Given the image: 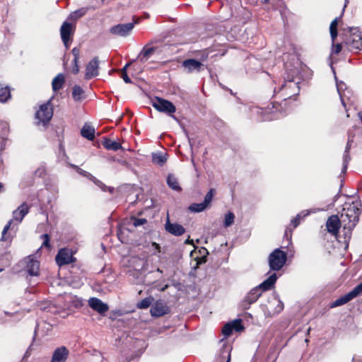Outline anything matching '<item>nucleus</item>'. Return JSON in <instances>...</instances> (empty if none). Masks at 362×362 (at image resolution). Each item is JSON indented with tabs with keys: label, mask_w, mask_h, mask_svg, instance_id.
Returning a JSON list of instances; mask_svg holds the SVG:
<instances>
[{
	"label": "nucleus",
	"mask_w": 362,
	"mask_h": 362,
	"mask_svg": "<svg viewBox=\"0 0 362 362\" xmlns=\"http://www.w3.org/2000/svg\"><path fill=\"white\" fill-rule=\"evenodd\" d=\"M154 298L152 296L146 297L137 303V308L139 309L148 308L153 302Z\"/></svg>",
	"instance_id": "nucleus-32"
},
{
	"label": "nucleus",
	"mask_w": 362,
	"mask_h": 362,
	"mask_svg": "<svg viewBox=\"0 0 362 362\" xmlns=\"http://www.w3.org/2000/svg\"><path fill=\"white\" fill-rule=\"evenodd\" d=\"M74 27L70 23L64 22L60 28L62 40L66 49L69 47L71 36L74 34Z\"/></svg>",
	"instance_id": "nucleus-13"
},
{
	"label": "nucleus",
	"mask_w": 362,
	"mask_h": 362,
	"mask_svg": "<svg viewBox=\"0 0 362 362\" xmlns=\"http://www.w3.org/2000/svg\"><path fill=\"white\" fill-rule=\"evenodd\" d=\"M155 52L154 47H144L143 49L141 51L139 57L140 58L141 62H145Z\"/></svg>",
	"instance_id": "nucleus-29"
},
{
	"label": "nucleus",
	"mask_w": 362,
	"mask_h": 362,
	"mask_svg": "<svg viewBox=\"0 0 362 362\" xmlns=\"http://www.w3.org/2000/svg\"><path fill=\"white\" fill-rule=\"evenodd\" d=\"M354 142V136L352 135V133L351 132H349V137L347 144L346 146V148L344 153V158H343V168H342V173H345L347 169L348 164L351 160V157L349 156V150L351 147V144Z\"/></svg>",
	"instance_id": "nucleus-21"
},
{
	"label": "nucleus",
	"mask_w": 362,
	"mask_h": 362,
	"mask_svg": "<svg viewBox=\"0 0 362 362\" xmlns=\"http://www.w3.org/2000/svg\"><path fill=\"white\" fill-rule=\"evenodd\" d=\"M88 305L100 315H104L108 310V305L98 298H90Z\"/></svg>",
	"instance_id": "nucleus-19"
},
{
	"label": "nucleus",
	"mask_w": 362,
	"mask_h": 362,
	"mask_svg": "<svg viewBox=\"0 0 362 362\" xmlns=\"http://www.w3.org/2000/svg\"><path fill=\"white\" fill-rule=\"evenodd\" d=\"M341 51V45L340 44H337L333 49V52L336 54H339Z\"/></svg>",
	"instance_id": "nucleus-47"
},
{
	"label": "nucleus",
	"mask_w": 362,
	"mask_h": 362,
	"mask_svg": "<svg viewBox=\"0 0 362 362\" xmlns=\"http://www.w3.org/2000/svg\"><path fill=\"white\" fill-rule=\"evenodd\" d=\"M168 160L166 153L157 152L152 153V162L159 166H163Z\"/></svg>",
	"instance_id": "nucleus-23"
},
{
	"label": "nucleus",
	"mask_w": 362,
	"mask_h": 362,
	"mask_svg": "<svg viewBox=\"0 0 362 362\" xmlns=\"http://www.w3.org/2000/svg\"><path fill=\"white\" fill-rule=\"evenodd\" d=\"M4 313H5V315H11V314H10V313H7V312H5Z\"/></svg>",
	"instance_id": "nucleus-58"
},
{
	"label": "nucleus",
	"mask_w": 362,
	"mask_h": 362,
	"mask_svg": "<svg viewBox=\"0 0 362 362\" xmlns=\"http://www.w3.org/2000/svg\"><path fill=\"white\" fill-rule=\"evenodd\" d=\"M332 69L334 74L337 90L340 97L341 105L344 107L346 111L347 112V104H352L354 103L351 98L352 93L350 90L348 89L346 85L343 81H338L333 67H332Z\"/></svg>",
	"instance_id": "nucleus-6"
},
{
	"label": "nucleus",
	"mask_w": 362,
	"mask_h": 362,
	"mask_svg": "<svg viewBox=\"0 0 362 362\" xmlns=\"http://www.w3.org/2000/svg\"><path fill=\"white\" fill-rule=\"evenodd\" d=\"M226 362H230V358L227 360Z\"/></svg>",
	"instance_id": "nucleus-61"
},
{
	"label": "nucleus",
	"mask_w": 362,
	"mask_h": 362,
	"mask_svg": "<svg viewBox=\"0 0 362 362\" xmlns=\"http://www.w3.org/2000/svg\"><path fill=\"white\" fill-rule=\"evenodd\" d=\"M38 329V325L36 326L35 329V333H36L37 330Z\"/></svg>",
	"instance_id": "nucleus-55"
},
{
	"label": "nucleus",
	"mask_w": 362,
	"mask_h": 362,
	"mask_svg": "<svg viewBox=\"0 0 362 362\" xmlns=\"http://www.w3.org/2000/svg\"><path fill=\"white\" fill-rule=\"evenodd\" d=\"M87 11H88V8H86V7L81 8L75 11L74 12L71 13L69 15V18L71 20H73V21H77L78 18L85 16L86 13H87Z\"/></svg>",
	"instance_id": "nucleus-31"
},
{
	"label": "nucleus",
	"mask_w": 362,
	"mask_h": 362,
	"mask_svg": "<svg viewBox=\"0 0 362 362\" xmlns=\"http://www.w3.org/2000/svg\"><path fill=\"white\" fill-rule=\"evenodd\" d=\"M45 174V169L43 167L38 168L35 171V175L42 177Z\"/></svg>",
	"instance_id": "nucleus-42"
},
{
	"label": "nucleus",
	"mask_w": 362,
	"mask_h": 362,
	"mask_svg": "<svg viewBox=\"0 0 362 362\" xmlns=\"http://www.w3.org/2000/svg\"><path fill=\"white\" fill-rule=\"evenodd\" d=\"M132 220L133 226L135 227H138L141 225H144V224L146 223V222H147L146 218H139L133 217L132 218Z\"/></svg>",
	"instance_id": "nucleus-39"
},
{
	"label": "nucleus",
	"mask_w": 362,
	"mask_h": 362,
	"mask_svg": "<svg viewBox=\"0 0 362 362\" xmlns=\"http://www.w3.org/2000/svg\"><path fill=\"white\" fill-rule=\"evenodd\" d=\"M129 66V64H127L121 70V74L122 73H127V67Z\"/></svg>",
	"instance_id": "nucleus-49"
},
{
	"label": "nucleus",
	"mask_w": 362,
	"mask_h": 362,
	"mask_svg": "<svg viewBox=\"0 0 362 362\" xmlns=\"http://www.w3.org/2000/svg\"><path fill=\"white\" fill-rule=\"evenodd\" d=\"M202 250H204L206 254H208V253H209L206 248L203 247V248H202Z\"/></svg>",
	"instance_id": "nucleus-53"
},
{
	"label": "nucleus",
	"mask_w": 362,
	"mask_h": 362,
	"mask_svg": "<svg viewBox=\"0 0 362 362\" xmlns=\"http://www.w3.org/2000/svg\"><path fill=\"white\" fill-rule=\"evenodd\" d=\"M76 168L77 169V172L78 173H80L81 175H83L84 177H86L89 180H92L96 185H98L99 187H100L101 189L105 190L104 187H105V185L102 182H100L99 180L95 178L93 175H92L88 172L85 171V170H82V169H81V168H78L76 166Z\"/></svg>",
	"instance_id": "nucleus-25"
},
{
	"label": "nucleus",
	"mask_w": 362,
	"mask_h": 362,
	"mask_svg": "<svg viewBox=\"0 0 362 362\" xmlns=\"http://www.w3.org/2000/svg\"><path fill=\"white\" fill-rule=\"evenodd\" d=\"M361 210L358 202L345 204L343 207L341 218L338 216L333 215L329 217L326 226L329 233L337 235L341 225L343 226L345 238L350 237L351 230L355 228L358 221Z\"/></svg>",
	"instance_id": "nucleus-2"
},
{
	"label": "nucleus",
	"mask_w": 362,
	"mask_h": 362,
	"mask_svg": "<svg viewBox=\"0 0 362 362\" xmlns=\"http://www.w3.org/2000/svg\"><path fill=\"white\" fill-rule=\"evenodd\" d=\"M191 241L189 240H186V243H189Z\"/></svg>",
	"instance_id": "nucleus-57"
},
{
	"label": "nucleus",
	"mask_w": 362,
	"mask_h": 362,
	"mask_svg": "<svg viewBox=\"0 0 362 362\" xmlns=\"http://www.w3.org/2000/svg\"><path fill=\"white\" fill-rule=\"evenodd\" d=\"M351 35L346 40V45L351 51L359 50L362 47V37L358 33L357 28H351L349 29Z\"/></svg>",
	"instance_id": "nucleus-10"
},
{
	"label": "nucleus",
	"mask_w": 362,
	"mask_h": 362,
	"mask_svg": "<svg viewBox=\"0 0 362 362\" xmlns=\"http://www.w3.org/2000/svg\"><path fill=\"white\" fill-rule=\"evenodd\" d=\"M337 25H338V18H336L334 19L329 26V30H337Z\"/></svg>",
	"instance_id": "nucleus-44"
},
{
	"label": "nucleus",
	"mask_w": 362,
	"mask_h": 362,
	"mask_svg": "<svg viewBox=\"0 0 362 362\" xmlns=\"http://www.w3.org/2000/svg\"><path fill=\"white\" fill-rule=\"evenodd\" d=\"M73 63H74V66H73L72 72L74 74H76L79 71V66H78V62H73Z\"/></svg>",
	"instance_id": "nucleus-48"
},
{
	"label": "nucleus",
	"mask_w": 362,
	"mask_h": 362,
	"mask_svg": "<svg viewBox=\"0 0 362 362\" xmlns=\"http://www.w3.org/2000/svg\"><path fill=\"white\" fill-rule=\"evenodd\" d=\"M121 77L122 78V79L124 80V81L126 83H132V81H131L130 78L128 76L127 73H122Z\"/></svg>",
	"instance_id": "nucleus-45"
},
{
	"label": "nucleus",
	"mask_w": 362,
	"mask_h": 362,
	"mask_svg": "<svg viewBox=\"0 0 362 362\" xmlns=\"http://www.w3.org/2000/svg\"><path fill=\"white\" fill-rule=\"evenodd\" d=\"M1 271H2V269H0V272H1Z\"/></svg>",
	"instance_id": "nucleus-63"
},
{
	"label": "nucleus",
	"mask_w": 362,
	"mask_h": 362,
	"mask_svg": "<svg viewBox=\"0 0 362 362\" xmlns=\"http://www.w3.org/2000/svg\"><path fill=\"white\" fill-rule=\"evenodd\" d=\"M103 145L106 149L112 150L115 151L122 148V146L119 143L115 141H112L110 139H105L104 141L103 142Z\"/></svg>",
	"instance_id": "nucleus-26"
},
{
	"label": "nucleus",
	"mask_w": 362,
	"mask_h": 362,
	"mask_svg": "<svg viewBox=\"0 0 362 362\" xmlns=\"http://www.w3.org/2000/svg\"><path fill=\"white\" fill-rule=\"evenodd\" d=\"M71 52L74 55L73 62H78V59L80 58V49L78 47H74Z\"/></svg>",
	"instance_id": "nucleus-41"
},
{
	"label": "nucleus",
	"mask_w": 362,
	"mask_h": 362,
	"mask_svg": "<svg viewBox=\"0 0 362 362\" xmlns=\"http://www.w3.org/2000/svg\"><path fill=\"white\" fill-rule=\"evenodd\" d=\"M69 355V349L62 346L57 347L53 351L51 360L49 362H66Z\"/></svg>",
	"instance_id": "nucleus-17"
},
{
	"label": "nucleus",
	"mask_w": 362,
	"mask_h": 362,
	"mask_svg": "<svg viewBox=\"0 0 362 362\" xmlns=\"http://www.w3.org/2000/svg\"><path fill=\"white\" fill-rule=\"evenodd\" d=\"M165 228L167 232L175 236H180L185 233V228L182 225L170 223L169 218L166 221Z\"/></svg>",
	"instance_id": "nucleus-20"
},
{
	"label": "nucleus",
	"mask_w": 362,
	"mask_h": 362,
	"mask_svg": "<svg viewBox=\"0 0 362 362\" xmlns=\"http://www.w3.org/2000/svg\"><path fill=\"white\" fill-rule=\"evenodd\" d=\"M11 97L10 89L8 86H0V101L6 102Z\"/></svg>",
	"instance_id": "nucleus-34"
},
{
	"label": "nucleus",
	"mask_w": 362,
	"mask_h": 362,
	"mask_svg": "<svg viewBox=\"0 0 362 362\" xmlns=\"http://www.w3.org/2000/svg\"><path fill=\"white\" fill-rule=\"evenodd\" d=\"M99 59L98 57H93L86 67L85 78L90 79L99 74Z\"/></svg>",
	"instance_id": "nucleus-16"
},
{
	"label": "nucleus",
	"mask_w": 362,
	"mask_h": 362,
	"mask_svg": "<svg viewBox=\"0 0 362 362\" xmlns=\"http://www.w3.org/2000/svg\"><path fill=\"white\" fill-rule=\"evenodd\" d=\"M234 219H235V215L233 213H232V212L227 213L225 215V219H224V223H223L224 226L225 227L230 226L233 223Z\"/></svg>",
	"instance_id": "nucleus-35"
},
{
	"label": "nucleus",
	"mask_w": 362,
	"mask_h": 362,
	"mask_svg": "<svg viewBox=\"0 0 362 362\" xmlns=\"http://www.w3.org/2000/svg\"><path fill=\"white\" fill-rule=\"evenodd\" d=\"M277 280V275L275 273L271 274L266 280L257 286L252 288L245 296L242 301V307L244 310L249 309L250 306L256 302L262 295V291L272 289Z\"/></svg>",
	"instance_id": "nucleus-3"
},
{
	"label": "nucleus",
	"mask_w": 362,
	"mask_h": 362,
	"mask_svg": "<svg viewBox=\"0 0 362 362\" xmlns=\"http://www.w3.org/2000/svg\"><path fill=\"white\" fill-rule=\"evenodd\" d=\"M358 117H359L360 119H361V122H362V112H359L358 113Z\"/></svg>",
	"instance_id": "nucleus-51"
},
{
	"label": "nucleus",
	"mask_w": 362,
	"mask_h": 362,
	"mask_svg": "<svg viewBox=\"0 0 362 362\" xmlns=\"http://www.w3.org/2000/svg\"><path fill=\"white\" fill-rule=\"evenodd\" d=\"M338 197H339V194H337V195L335 196V197H334V201H336V200H337V198Z\"/></svg>",
	"instance_id": "nucleus-56"
},
{
	"label": "nucleus",
	"mask_w": 362,
	"mask_h": 362,
	"mask_svg": "<svg viewBox=\"0 0 362 362\" xmlns=\"http://www.w3.org/2000/svg\"><path fill=\"white\" fill-rule=\"evenodd\" d=\"M72 97L75 101L84 98V91L79 86H74L72 91Z\"/></svg>",
	"instance_id": "nucleus-30"
},
{
	"label": "nucleus",
	"mask_w": 362,
	"mask_h": 362,
	"mask_svg": "<svg viewBox=\"0 0 362 362\" xmlns=\"http://www.w3.org/2000/svg\"><path fill=\"white\" fill-rule=\"evenodd\" d=\"M42 238L44 240H43V243H42V246L49 247V235L48 234H43V235H42Z\"/></svg>",
	"instance_id": "nucleus-43"
},
{
	"label": "nucleus",
	"mask_w": 362,
	"mask_h": 362,
	"mask_svg": "<svg viewBox=\"0 0 362 362\" xmlns=\"http://www.w3.org/2000/svg\"><path fill=\"white\" fill-rule=\"evenodd\" d=\"M167 184L169 186L170 188L172 189L180 192L181 191V187L179 185L177 179L176 177L173 174H169L167 177Z\"/></svg>",
	"instance_id": "nucleus-27"
},
{
	"label": "nucleus",
	"mask_w": 362,
	"mask_h": 362,
	"mask_svg": "<svg viewBox=\"0 0 362 362\" xmlns=\"http://www.w3.org/2000/svg\"><path fill=\"white\" fill-rule=\"evenodd\" d=\"M157 271H158V272H162V271H161L160 269H157Z\"/></svg>",
	"instance_id": "nucleus-59"
},
{
	"label": "nucleus",
	"mask_w": 362,
	"mask_h": 362,
	"mask_svg": "<svg viewBox=\"0 0 362 362\" xmlns=\"http://www.w3.org/2000/svg\"><path fill=\"white\" fill-rule=\"evenodd\" d=\"M286 74L284 83L274 89V97L282 100L281 103L274 101L267 106L264 110L265 119H279L285 115L287 111V100L298 95L300 91L298 78L299 71L296 68L288 69L285 65Z\"/></svg>",
	"instance_id": "nucleus-1"
},
{
	"label": "nucleus",
	"mask_w": 362,
	"mask_h": 362,
	"mask_svg": "<svg viewBox=\"0 0 362 362\" xmlns=\"http://www.w3.org/2000/svg\"><path fill=\"white\" fill-rule=\"evenodd\" d=\"M29 209V206L25 202H23L13 211V218L4 226L1 233V241H6L12 238L11 234L7 235L8 230L11 229L16 233L17 228H15V226L22 222L25 216L28 214Z\"/></svg>",
	"instance_id": "nucleus-4"
},
{
	"label": "nucleus",
	"mask_w": 362,
	"mask_h": 362,
	"mask_svg": "<svg viewBox=\"0 0 362 362\" xmlns=\"http://www.w3.org/2000/svg\"><path fill=\"white\" fill-rule=\"evenodd\" d=\"M233 332V328L230 322L226 324L222 329V333L226 337H229Z\"/></svg>",
	"instance_id": "nucleus-38"
},
{
	"label": "nucleus",
	"mask_w": 362,
	"mask_h": 362,
	"mask_svg": "<svg viewBox=\"0 0 362 362\" xmlns=\"http://www.w3.org/2000/svg\"><path fill=\"white\" fill-rule=\"evenodd\" d=\"M55 260L57 264L62 267L75 262L76 259L73 257V254L69 249H60L56 255Z\"/></svg>",
	"instance_id": "nucleus-12"
},
{
	"label": "nucleus",
	"mask_w": 362,
	"mask_h": 362,
	"mask_svg": "<svg viewBox=\"0 0 362 362\" xmlns=\"http://www.w3.org/2000/svg\"><path fill=\"white\" fill-rule=\"evenodd\" d=\"M316 211H317V210H315V209H313L312 211H310V210L303 211L300 214H298L294 218H293L291 220V223L293 225V228H296L299 225L300 220L302 218L306 217L310 213H315Z\"/></svg>",
	"instance_id": "nucleus-28"
},
{
	"label": "nucleus",
	"mask_w": 362,
	"mask_h": 362,
	"mask_svg": "<svg viewBox=\"0 0 362 362\" xmlns=\"http://www.w3.org/2000/svg\"><path fill=\"white\" fill-rule=\"evenodd\" d=\"M215 194L214 189H210L204 197V203L209 206L212 201L213 197Z\"/></svg>",
	"instance_id": "nucleus-37"
},
{
	"label": "nucleus",
	"mask_w": 362,
	"mask_h": 362,
	"mask_svg": "<svg viewBox=\"0 0 362 362\" xmlns=\"http://www.w3.org/2000/svg\"><path fill=\"white\" fill-rule=\"evenodd\" d=\"M284 309V303L279 298L278 295L272 294L268 299V305L267 310L271 315H276L281 313Z\"/></svg>",
	"instance_id": "nucleus-11"
},
{
	"label": "nucleus",
	"mask_w": 362,
	"mask_h": 362,
	"mask_svg": "<svg viewBox=\"0 0 362 362\" xmlns=\"http://www.w3.org/2000/svg\"><path fill=\"white\" fill-rule=\"evenodd\" d=\"M168 286H165V287L164 288H162V291H164L165 288H167Z\"/></svg>",
	"instance_id": "nucleus-60"
},
{
	"label": "nucleus",
	"mask_w": 362,
	"mask_h": 362,
	"mask_svg": "<svg viewBox=\"0 0 362 362\" xmlns=\"http://www.w3.org/2000/svg\"><path fill=\"white\" fill-rule=\"evenodd\" d=\"M53 116V110L49 101L40 106V109L35 113L37 123L46 125Z\"/></svg>",
	"instance_id": "nucleus-8"
},
{
	"label": "nucleus",
	"mask_w": 362,
	"mask_h": 362,
	"mask_svg": "<svg viewBox=\"0 0 362 362\" xmlns=\"http://www.w3.org/2000/svg\"><path fill=\"white\" fill-rule=\"evenodd\" d=\"M65 77L63 74H57L52 80V86L54 91H58L62 88Z\"/></svg>",
	"instance_id": "nucleus-24"
},
{
	"label": "nucleus",
	"mask_w": 362,
	"mask_h": 362,
	"mask_svg": "<svg viewBox=\"0 0 362 362\" xmlns=\"http://www.w3.org/2000/svg\"><path fill=\"white\" fill-rule=\"evenodd\" d=\"M25 266V271L30 276H37L39 274L40 262L34 259L31 256H28L24 259L22 262Z\"/></svg>",
	"instance_id": "nucleus-14"
},
{
	"label": "nucleus",
	"mask_w": 362,
	"mask_h": 362,
	"mask_svg": "<svg viewBox=\"0 0 362 362\" xmlns=\"http://www.w3.org/2000/svg\"><path fill=\"white\" fill-rule=\"evenodd\" d=\"M28 351H29V349H28V350H27V351L25 352V356H24V358H25V357H28V356H29Z\"/></svg>",
	"instance_id": "nucleus-52"
},
{
	"label": "nucleus",
	"mask_w": 362,
	"mask_h": 362,
	"mask_svg": "<svg viewBox=\"0 0 362 362\" xmlns=\"http://www.w3.org/2000/svg\"><path fill=\"white\" fill-rule=\"evenodd\" d=\"M152 105L158 111L164 112L177 120L175 116L173 115V114L176 111V107L170 101L156 97L155 99L152 100Z\"/></svg>",
	"instance_id": "nucleus-7"
},
{
	"label": "nucleus",
	"mask_w": 362,
	"mask_h": 362,
	"mask_svg": "<svg viewBox=\"0 0 362 362\" xmlns=\"http://www.w3.org/2000/svg\"><path fill=\"white\" fill-rule=\"evenodd\" d=\"M208 206L204 203H194L189 206L191 212L199 213L204 211Z\"/></svg>",
	"instance_id": "nucleus-33"
},
{
	"label": "nucleus",
	"mask_w": 362,
	"mask_h": 362,
	"mask_svg": "<svg viewBox=\"0 0 362 362\" xmlns=\"http://www.w3.org/2000/svg\"><path fill=\"white\" fill-rule=\"evenodd\" d=\"M269 0H262L263 3H268Z\"/></svg>",
	"instance_id": "nucleus-54"
},
{
	"label": "nucleus",
	"mask_w": 362,
	"mask_h": 362,
	"mask_svg": "<svg viewBox=\"0 0 362 362\" xmlns=\"http://www.w3.org/2000/svg\"><path fill=\"white\" fill-rule=\"evenodd\" d=\"M287 260V254L280 248L275 249L268 257L269 269L272 271H279L283 268Z\"/></svg>",
	"instance_id": "nucleus-5"
},
{
	"label": "nucleus",
	"mask_w": 362,
	"mask_h": 362,
	"mask_svg": "<svg viewBox=\"0 0 362 362\" xmlns=\"http://www.w3.org/2000/svg\"><path fill=\"white\" fill-rule=\"evenodd\" d=\"M39 306L41 310L47 312H52V310L54 308L52 304L49 303H42Z\"/></svg>",
	"instance_id": "nucleus-40"
},
{
	"label": "nucleus",
	"mask_w": 362,
	"mask_h": 362,
	"mask_svg": "<svg viewBox=\"0 0 362 362\" xmlns=\"http://www.w3.org/2000/svg\"><path fill=\"white\" fill-rule=\"evenodd\" d=\"M185 134H186V136L188 139V141H189V145L192 146V139L188 135V133L187 132V131H185Z\"/></svg>",
	"instance_id": "nucleus-50"
},
{
	"label": "nucleus",
	"mask_w": 362,
	"mask_h": 362,
	"mask_svg": "<svg viewBox=\"0 0 362 362\" xmlns=\"http://www.w3.org/2000/svg\"><path fill=\"white\" fill-rule=\"evenodd\" d=\"M330 35L332 42H334V40L336 39L337 36V30H329Z\"/></svg>",
	"instance_id": "nucleus-46"
},
{
	"label": "nucleus",
	"mask_w": 362,
	"mask_h": 362,
	"mask_svg": "<svg viewBox=\"0 0 362 362\" xmlns=\"http://www.w3.org/2000/svg\"><path fill=\"white\" fill-rule=\"evenodd\" d=\"M102 1H103V2H104V1H105V0H102Z\"/></svg>",
	"instance_id": "nucleus-62"
},
{
	"label": "nucleus",
	"mask_w": 362,
	"mask_h": 362,
	"mask_svg": "<svg viewBox=\"0 0 362 362\" xmlns=\"http://www.w3.org/2000/svg\"><path fill=\"white\" fill-rule=\"evenodd\" d=\"M203 64L194 59H185L182 63V67L186 73L190 74L194 71L199 72Z\"/></svg>",
	"instance_id": "nucleus-18"
},
{
	"label": "nucleus",
	"mask_w": 362,
	"mask_h": 362,
	"mask_svg": "<svg viewBox=\"0 0 362 362\" xmlns=\"http://www.w3.org/2000/svg\"><path fill=\"white\" fill-rule=\"evenodd\" d=\"M230 323L232 326L233 331L235 330L236 332H240L244 329V327L242 324V320L240 319L235 320Z\"/></svg>",
	"instance_id": "nucleus-36"
},
{
	"label": "nucleus",
	"mask_w": 362,
	"mask_h": 362,
	"mask_svg": "<svg viewBox=\"0 0 362 362\" xmlns=\"http://www.w3.org/2000/svg\"><path fill=\"white\" fill-rule=\"evenodd\" d=\"M151 315L153 317H158L170 313V308L163 300L156 301L151 306Z\"/></svg>",
	"instance_id": "nucleus-15"
},
{
	"label": "nucleus",
	"mask_w": 362,
	"mask_h": 362,
	"mask_svg": "<svg viewBox=\"0 0 362 362\" xmlns=\"http://www.w3.org/2000/svg\"><path fill=\"white\" fill-rule=\"evenodd\" d=\"M81 134L88 140L93 141L95 139V129L92 126L85 124L81 130Z\"/></svg>",
	"instance_id": "nucleus-22"
},
{
	"label": "nucleus",
	"mask_w": 362,
	"mask_h": 362,
	"mask_svg": "<svg viewBox=\"0 0 362 362\" xmlns=\"http://www.w3.org/2000/svg\"><path fill=\"white\" fill-rule=\"evenodd\" d=\"M136 23L137 21L134 23L117 24L110 28V33L114 35L124 37H127L130 35L133 28H134L135 24Z\"/></svg>",
	"instance_id": "nucleus-9"
}]
</instances>
